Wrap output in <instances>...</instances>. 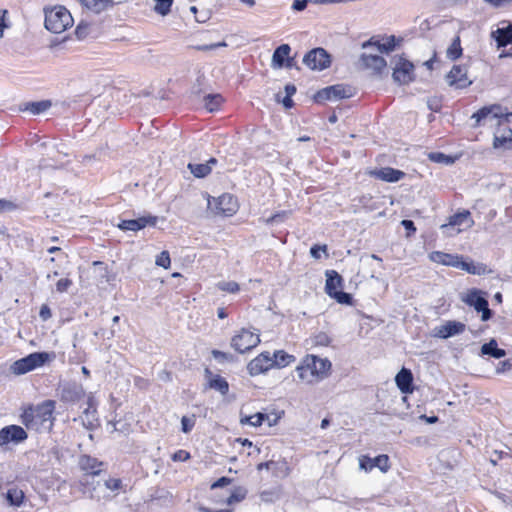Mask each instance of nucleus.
<instances>
[{
	"mask_svg": "<svg viewBox=\"0 0 512 512\" xmlns=\"http://www.w3.org/2000/svg\"><path fill=\"white\" fill-rule=\"evenodd\" d=\"M81 419L84 427L88 430H93L99 425L96 416V408L93 407L92 399H89L88 408L84 410Z\"/></svg>",
	"mask_w": 512,
	"mask_h": 512,
	"instance_id": "obj_27",
	"label": "nucleus"
},
{
	"mask_svg": "<svg viewBox=\"0 0 512 512\" xmlns=\"http://www.w3.org/2000/svg\"><path fill=\"white\" fill-rule=\"evenodd\" d=\"M246 490L239 487L228 498V503L239 502L245 498Z\"/></svg>",
	"mask_w": 512,
	"mask_h": 512,
	"instance_id": "obj_51",
	"label": "nucleus"
},
{
	"mask_svg": "<svg viewBox=\"0 0 512 512\" xmlns=\"http://www.w3.org/2000/svg\"><path fill=\"white\" fill-rule=\"evenodd\" d=\"M427 105H428V108L433 112L440 111V109L442 107L440 100L436 97L428 99Z\"/></svg>",
	"mask_w": 512,
	"mask_h": 512,
	"instance_id": "obj_60",
	"label": "nucleus"
},
{
	"mask_svg": "<svg viewBox=\"0 0 512 512\" xmlns=\"http://www.w3.org/2000/svg\"><path fill=\"white\" fill-rule=\"evenodd\" d=\"M157 220L158 218L152 215L142 216L137 219L122 220L118 224V228L124 231H139L147 226H155Z\"/></svg>",
	"mask_w": 512,
	"mask_h": 512,
	"instance_id": "obj_13",
	"label": "nucleus"
},
{
	"mask_svg": "<svg viewBox=\"0 0 512 512\" xmlns=\"http://www.w3.org/2000/svg\"><path fill=\"white\" fill-rule=\"evenodd\" d=\"M395 382L402 393L413 391V375L409 369L403 367L395 376Z\"/></svg>",
	"mask_w": 512,
	"mask_h": 512,
	"instance_id": "obj_19",
	"label": "nucleus"
},
{
	"mask_svg": "<svg viewBox=\"0 0 512 512\" xmlns=\"http://www.w3.org/2000/svg\"><path fill=\"white\" fill-rule=\"evenodd\" d=\"M28 438L27 432L18 425H8L0 430V447L10 443L19 444Z\"/></svg>",
	"mask_w": 512,
	"mask_h": 512,
	"instance_id": "obj_8",
	"label": "nucleus"
},
{
	"mask_svg": "<svg viewBox=\"0 0 512 512\" xmlns=\"http://www.w3.org/2000/svg\"><path fill=\"white\" fill-rule=\"evenodd\" d=\"M230 482H231L230 478L221 477L211 485V488L212 489L221 488V487L227 486Z\"/></svg>",
	"mask_w": 512,
	"mask_h": 512,
	"instance_id": "obj_63",
	"label": "nucleus"
},
{
	"mask_svg": "<svg viewBox=\"0 0 512 512\" xmlns=\"http://www.w3.org/2000/svg\"><path fill=\"white\" fill-rule=\"evenodd\" d=\"M431 260L446 266L457 267L460 256L435 251L430 256Z\"/></svg>",
	"mask_w": 512,
	"mask_h": 512,
	"instance_id": "obj_30",
	"label": "nucleus"
},
{
	"mask_svg": "<svg viewBox=\"0 0 512 512\" xmlns=\"http://www.w3.org/2000/svg\"><path fill=\"white\" fill-rule=\"evenodd\" d=\"M395 46H396V38L393 35L388 37L386 39V41L383 43H381L378 40H374L373 37L371 39H369L368 41H365L364 43H362L363 49H367L369 47H376V49L380 53H389L395 49Z\"/></svg>",
	"mask_w": 512,
	"mask_h": 512,
	"instance_id": "obj_22",
	"label": "nucleus"
},
{
	"mask_svg": "<svg viewBox=\"0 0 512 512\" xmlns=\"http://www.w3.org/2000/svg\"><path fill=\"white\" fill-rule=\"evenodd\" d=\"M55 401L46 400L35 407L36 419L41 424L49 422V428L53 425V412L55 410Z\"/></svg>",
	"mask_w": 512,
	"mask_h": 512,
	"instance_id": "obj_16",
	"label": "nucleus"
},
{
	"mask_svg": "<svg viewBox=\"0 0 512 512\" xmlns=\"http://www.w3.org/2000/svg\"><path fill=\"white\" fill-rule=\"evenodd\" d=\"M326 277L325 292L340 304L352 305V295L341 290L343 286L341 275L334 270H328Z\"/></svg>",
	"mask_w": 512,
	"mask_h": 512,
	"instance_id": "obj_2",
	"label": "nucleus"
},
{
	"mask_svg": "<svg viewBox=\"0 0 512 512\" xmlns=\"http://www.w3.org/2000/svg\"><path fill=\"white\" fill-rule=\"evenodd\" d=\"M188 168L190 172L197 178H204L211 172V166H209V163H189Z\"/></svg>",
	"mask_w": 512,
	"mask_h": 512,
	"instance_id": "obj_38",
	"label": "nucleus"
},
{
	"mask_svg": "<svg viewBox=\"0 0 512 512\" xmlns=\"http://www.w3.org/2000/svg\"><path fill=\"white\" fill-rule=\"evenodd\" d=\"M190 453L187 452L186 450H178L176 451L173 455H172V460L173 461H187L188 459H190Z\"/></svg>",
	"mask_w": 512,
	"mask_h": 512,
	"instance_id": "obj_58",
	"label": "nucleus"
},
{
	"mask_svg": "<svg viewBox=\"0 0 512 512\" xmlns=\"http://www.w3.org/2000/svg\"><path fill=\"white\" fill-rule=\"evenodd\" d=\"M462 301L473 307L477 312H481V320L488 321L492 318L493 312L489 308L488 300L483 296V292L478 289H471Z\"/></svg>",
	"mask_w": 512,
	"mask_h": 512,
	"instance_id": "obj_4",
	"label": "nucleus"
},
{
	"mask_svg": "<svg viewBox=\"0 0 512 512\" xmlns=\"http://www.w3.org/2000/svg\"><path fill=\"white\" fill-rule=\"evenodd\" d=\"M24 497V492L16 487L8 489L6 493V500L8 501V503L16 507L22 505Z\"/></svg>",
	"mask_w": 512,
	"mask_h": 512,
	"instance_id": "obj_35",
	"label": "nucleus"
},
{
	"mask_svg": "<svg viewBox=\"0 0 512 512\" xmlns=\"http://www.w3.org/2000/svg\"><path fill=\"white\" fill-rule=\"evenodd\" d=\"M212 355L215 359L222 361H231L233 359L231 354L219 350H212Z\"/></svg>",
	"mask_w": 512,
	"mask_h": 512,
	"instance_id": "obj_59",
	"label": "nucleus"
},
{
	"mask_svg": "<svg viewBox=\"0 0 512 512\" xmlns=\"http://www.w3.org/2000/svg\"><path fill=\"white\" fill-rule=\"evenodd\" d=\"M310 371H311L310 367L307 366V360L305 357L302 364L297 367V372H298L299 378L307 383L315 382L316 379L313 375H310Z\"/></svg>",
	"mask_w": 512,
	"mask_h": 512,
	"instance_id": "obj_41",
	"label": "nucleus"
},
{
	"mask_svg": "<svg viewBox=\"0 0 512 512\" xmlns=\"http://www.w3.org/2000/svg\"><path fill=\"white\" fill-rule=\"evenodd\" d=\"M359 65L362 69H370L375 74H381L387 62L382 56L363 53L359 58Z\"/></svg>",
	"mask_w": 512,
	"mask_h": 512,
	"instance_id": "obj_14",
	"label": "nucleus"
},
{
	"mask_svg": "<svg viewBox=\"0 0 512 512\" xmlns=\"http://www.w3.org/2000/svg\"><path fill=\"white\" fill-rule=\"evenodd\" d=\"M374 467H378L382 472H387L390 468L389 457L385 454L378 455L375 458L363 456L360 459V468L366 471L372 470Z\"/></svg>",
	"mask_w": 512,
	"mask_h": 512,
	"instance_id": "obj_17",
	"label": "nucleus"
},
{
	"mask_svg": "<svg viewBox=\"0 0 512 512\" xmlns=\"http://www.w3.org/2000/svg\"><path fill=\"white\" fill-rule=\"evenodd\" d=\"M71 285L72 281L69 278H62L56 283V290L63 293L66 292Z\"/></svg>",
	"mask_w": 512,
	"mask_h": 512,
	"instance_id": "obj_55",
	"label": "nucleus"
},
{
	"mask_svg": "<svg viewBox=\"0 0 512 512\" xmlns=\"http://www.w3.org/2000/svg\"><path fill=\"white\" fill-rule=\"evenodd\" d=\"M481 354L500 359L506 356V351L498 347L495 339H491L489 342L482 345Z\"/></svg>",
	"mask_w": 512,
	"mask_h": 512,
	"instance_id": "obj_29",
	"label": "nucleus"
},
{
	"mask_svg": "<svg viewBox=\"0 0 512 512\" xmlns=\"http://www.w3.org/2000/svg\"><path fill=\"white\" fill-rule=\"evenodd\" d=\"M80 467L83 471L91 475H98L101 472L102 462H99L96 458L88 455H84L80 458Z\"/></svg>",
	"mask_w": 512,
	"mask_h": 512,
	"instance_id": "obj_28",
	"label": "nucleus"
},
{
	"mask_svg": "<svg viewBox=\"0 0 512 512\" xmlns=\"http://www.w3.org/2000/svg\"><path fill=\"white\" fill-rule=\"evenodd\" d=\"M492 36L495 38L498 48L506 47L512 43V23L509 22L506 27L498 28L492 32Z\"/></svg>",
	"mask_w": 512,
	"mask_h": 512,
	"instance_id": "obj_26",
	"label": "nucleus"
},
{
	"mask_svg": "<svg viewBox=\"0 0 512 512\" xmlns=\"http://www.w3.org/2000/svg\"><path fill=\"white\" fill-rule=\"evenodd\" d=\"M7 14L8 11L6 9H0V38L3 37L5 28L9 27Z\"/></svg>",
	"mask_w": 512,
	"mask_h": 512,
	"instance_id": "obj_54",
	"label": "nucleus"
},
{
	"mask_svg": "<svg viewBox=\"0 0 512 512\" xmlns=\"http://www.w3.org/2000/svg\"><path fill=\"white\" fill-rule=\"evenodd\" d=\"M456 268H460L461 270H464L472 275H484L490 272L485 264L474 263L473 261H464L462 256H460Z\"/></svg>",
	"mask_w": 512,
	"mask_h": 512,
	"instance_id": "obj_23",
	"label": "nucleus"
},
{
	"mask_svg": "<svg viewBox=\"0 0 512 512\" xmlns=\"http://www.w3.org/2000/svg\"><path fill=\"white\" fill-rule=\"evenodd\" d=\"M270 368H273V359L270 352H262L247 365V370L252 376L264 373Z\"/></svg>",
	"mask_w": 512,
	"mask_h": 512,
	"instance_id": "obj_12",
	"label": "nucleus"
},
{
	"mask_svg": "<svg viewBox=\"0 0 512 512\" xmlns=\"http://www.w3.org/2000/svg\"><path fill=\"white\" fill-rule=\"evenodd\" d=\"M462 55V47H461V41L460 37L456 36L453 40L450 46L447 49V57L454 61L458 58H460Z\"/></svg>",
	"mask_w": 512,
	"mask_h": 512,
	"instance_id": "obj_39",
	"label": "nucleus"
},
{
	"mask_svg": "<svg viewBox=\"0 0 512 512\" xmlns=\"http://www.w3.org/2000/svg\"><path fill=\"white\" fill-rule=\"evenodd\" d=\"M91 31V25L87 22L81 21L75 30V34L78 39L86 38Z\"/></svg>",
	"mask_w": 512,
	"mask_h": 512,
	"instance_id": "obj_46",
	"label": "nucleus"
},
{
	"mask_svg": "<svg viewBox=\"0 0 512 512\" xmlns=\"http://www.w3.org/2000/svg\"><path fill=\"white\" fill-rule=\"evenodd\" d=\"M501 107L499 105H493L491 107H483L472 115L475 119V125L477 126L480 122L486 118L498 119L500 117Z\"/></svg>",
	"mask_w": 512,
	"mask_h": 512,
	"instance_id": "obj_25",
	"label": "nucleus"
},
{
	"mask_svg": "<svg viewBox=\"0 0 512 512\" xmlns=\"http://www.w3.org/2000/svg\"><path fill=\"white\" fill-rule=\"evenodd\" d=\"M470 217V212L468 210H463L462 212H458L449 217V221L447 224H443L441 229H446L449 226H459L462 225L467 219Z\"/></svg>",
	"mask_w": 512,
	"mask_h": 512,
	"instance_id": "obj_37",
	"label": "nucleus"
},
{
	"mask_svg": "<svg viewBox=\"0 0 512 512\" xmlns=\"http://www.w3.org/2000/svg\"><path fill=\"white\" fill-rule=\"evenodd\" d=\"M372 174L377 179H380V180H383L386 182H390V183L398 182L405 176V173L403 171L394 169L391 167H384V168L375 170Z\"/></svg>",
	"mask_w": 512,
	"mask_h": 512,
	"instance_id": "obj_21",
	"label": "nucleus"
},
{
	"mask_svg": "<svg viewBox=\"0 0 512 512\" xmlns=\"http://www.w3.org/2000/svg\"><path fill=\"white\" fill-rule=\"evenodd\" d=\"M291 52V47L288 44H281L278 46L272 55L271 66L274 69L284 68V62Z\"/></svg>",
	"mask_w": 512,
	"mask_h": 512,
	"instance_id": "obj_24",
	"label": "nucleus"
},
{
	"mask_svg": "<svg viewBox=\"0 0 512 512\" xmlns=\"http://www.w3.org/2000/svg\"><path fill=\"white\" fill-rule=\"evenodd\" d=\"M223 102L221 94H208L204 96V106L209 112L218 110Z\"/></svg>",
	"mask_w": 512,
	"mask_h": 512,
	"instance_id": "obj_36",
	"label": "nucleus"
},
{
	"mask_svg": "<svg viewBox=\"0 0 512 512\" xmlns=\"http://www.w3.org/2000/svg\"><path fill=\"white\" fill-rule=\"evenodd\" d=\"M307 366L310 367V375H313L316 379L322 380L330 374L331 362L327 358H320L315 355H307Z\"/></svg>",
	"mask_w": 512,
	"mask_h": 512,
	"instance_id": "obj_9",
	"label": "nucleus"
},
{
	"mask_svg": "<svg viewBox=\"0 0 512 512\" xmlns=\"http://www.w3.org/2000/svg\"><path fill=\"white\" fill-rule=\"evenodd\" d=\"M60 400L66 403H75L82 399L85 391L81 384L76 382H67L59 387Z\"/></svg>",
	"mask_w": 512,
	"mask_h": 512,
	"instance_id": "obj_11",
	"label": "nucleus"
},
{
	"mask_svg": "<svg viewBox=\"0 0 512 512\" xmlns=\"http://www.w3.org/2000/svg\"><path fill=\"white\" fill-rule=\"evenodd\" d=\"M156 5L154 11L162 16L170 13L173 0H154Z\"/></svg>",
	"mask_w": 512,
	"mask_h": 512,
	"instance_id": "obj_42",
	"label": "nucleus"
},
{
	"mask_svg": "<svg viewBox=\"0 0 512 512\" xmlns=\"http://www.w3.org/2000/svg\"><path fill=\"white\" fill-rule=\"evenodd\" d=\"M83 5L94 13H101L114 5L112 0H82Z\"/></svg>",
	"mask_w": 512,
	"mask_h": 512,
	"instance_id": "obj_32",
	"label": "nucleus"
},
{
	"mask_svg": "<svg viewBox=\"0 0 512 512\" xmlns=\"http://www.w3.org/2000/svg\"><path fill=\"white\" fill-rule=\"evenodd\" d=\"M195 425V416H183L181 418V430L184 433H189Z\"/></svg>",
	"mask_w": 512,
	"mask_h": 512,
	"instance_id": "obj_48",
	"label": "nucleus"
},
{
	"mask_svg": "<svg viewBox=\"0 0 512 512\" xmlns=\"http://www.w3.org/2000/svg\"><path fill=\"white\" fill-rule=\"evenodd\" d=\"M272 359L273 367L282 368L286 367L291 362H293L295 360V357L293 355L286 353L283 350H278L273 353Z\"/></svg>",
	"mask_w": 512,
	"mask_h": 512,
	"instance_id": "obj_33",
	"label": "nucleus"
},
{
	"mask_svg": "<svg viewBox=\"0 0 512 512\" xmlns=\"http://www.w3.org/2000/svg\"><path fill=\"white\" fill-rule=\"evenodd\" d=\"M330 338L326 333H319L314 337V343L319 346H328L330 344Z\"/></svg>",
	"mask_w": 512,
	"mask_h": 512,
	"instance_id": "obj_56",
	"label": "nucleus"
},
{
	"mask_svg": "<svg viewBox=\"0 0 512 512\" xmlns=\"http://www.w3.org/2000/svg\"><path fill=\"white\" fill-rule=\"evenodd\" d=\"M50 100H42L37 102H28L25 104L24 110L29 111L34 115L41 114L51 107Z\"/></svg>",
	"mask_w": 512,
	"mask_h": 512,
	"instance_id": "obj_34",
	"label": "nucleus"
},
{
	"mask_svg": "<svg viewBox=\"0 0 512 512\" xmlns=\"http://www.w3.org/2000/svg\"><path fill=\"white\" fill-rule=\"evenodd\" d=\"M205 377L208 380V387L219 391L222 395H226L229 391L228 382L220 375H215L209 368L204 371Z\"/></svg>",
	"mask_w": 512,
	"mask_h": 512,
	"instance_id": "obj_20",
	"label": "nucleus"
},
{
	"mask_svg": "<svg viewBox=\"0 0 512 512\" xmlns=\"http://www.w3.org/2000/svg\"><path fill=\"white\" fill-rule=\"evenodd\" d=\"M171 260L168 251H162L156 258V265L168 269L170 267Z\"/></svg>",
	"mask_w": 512,
	"mask_h": 512,
	"instance_id": "obj_49",
	"label": "nucleus"
},
{
	"mask_svg": "<svg viewBox=\"0 0 512 512\" xmlns=\"http://www.w3.org/2000/svg\"><path fill=\"white\" fill-rule=\"evenodd\" d=\"M105 486L107 489L117 491L122 488V481L120 479L110 478L105 481Z\"/></svg>",
	"mask_w": 512,
	"mask_h": 512,
	"instance_id": "obj_57",
	"label": "nucleus"
},
{
	"mask_svg": "<svg viewBox=\"0 0 512 512\" xmlns=\"http://www.w3.org/2000/svg\"><path fill=\"white\" fill-rule=\"evenodd\" d=\"M331 55L321 47L314 48L303 57V63L311 70L322 71L331 65Z\"/></svg>",
	"mask_w": 512,
	"mask_h": 512,
	"instance_id": "obj_5",
	"label": "nucleus"
},
{
	"mask_svg": "<svg viewBox=\"0 0 512 512\" xmlns=\"http://www.w3.org/2000/svg\"><path fill=\"white\" fill-rule=\"evenodd\" d=\"M401 225L407 231V235L410 236L412 233H415L416 227L412 220L404 219L401 221Z\"/></svg>",
	"mask_w": 512,
	"mask_h": 512,
	"instance_id": "obj_61",
	"label": "nucleus"
},
{
	"mask_svg": "<svg viewBox=\"0 0 512 512\" xmlns=\"http://www.w3.org/2000/svg\"><path fill=\"white\" fill-rule=\"evenodd\" d=\"M465 324L458 321H447L439 327L436 336L447 339L449 337L461 334L465 331Z\"/></svg>",
	"mask_w": 512,
	"mask_h": 512,
	"instance_id": "obj_18",
	"label": "nucleus"
},
{
	"mask_svg": "<svg viewBox=\"0 0 512 512\" xmlns=\"http://www.w3.org/2000/svg\"><path fill=\"white\" fill-rule=\"evenodd\" d=\"M494 148H506L509 149L512 146V138L509 136H498L495 135L493 141Z\"/></svg>",
	"mask_w": 512,
	"mask_h": 512,
	"instance_id": "obj_44",
	"label": "nucleus"
},
{
	"mask_svg": "<svg viewBox=\"0 0 512 512\" xmlns=\"http://www.w3.org/2000/svg\"><path fill=\"white\" fill-rule=\"evenodd\" d=\"M414 65L400 57L395 64V68L392 77L395 82L399 84H408L414 80Z\"/></svg>",
	"mask_w": 512,
	"mask_h": 512,
	"instance_id": "obj_10",
	"label": "nucleus"
},
{
	"mask_svg": "<svg viewBox=\"0 0 512 512\" xmlns=\"http://www.w3.org/2000/svg\"><path fill=\"white\" fill-rule=\"evenodd\" d=\"M268 418L267 414L258 412L251 416L241 417V424H249L251 426L257 427L262 425V423Z\"/></svg>",
	"mask_w": 512,
	"mask_h": 512,
	"instance_id": "obj_40",
	"label": "nucleus"
},
{
	"mask_svg": "<svg viewBox=\"0 0 512 512\" xmlns=\"http://www.w3.org/2000/svg\"><path fill=\"white\" fill-rule=\"evenodd\" d=\"M287 216V212L277 213L272 215L270 218L266 220L268 224L276 223L282 221Z\"/></svg>",
	"mask_w": 512,
	"mask_h": 512,
	"instance_id": "obj_64",
	"label": "nucleus"
},
{
	"mask_svg": "<svg viewBox=\"0 0 512 512\" xmlns=\"http://www.w3.org/2000/svg\"><path fill=\"white\" fill-rule=\"evenodd\" d=\"M93 266L99 269V276L102 279H105L106 282H110L112 280L113 277L109 275L108 268L104 262L94 261Z\"/></svg>",
	"mask_w": 512,
	"mask_h": 512,
	"instance_id": "obj_47",
	"label": "nucleus"
},
{
	"mask_svg": "<svg viewBox=\"0 0 512 512\" xmlns=\"http://www.w3.org/2000/svg\"><path fill=\"white\" fill-rule=\"evenodd\" d=\"M430 160L437 162V163H451L452 160L449 156L441 153V152H434L429 155Z\"/></svg>",
	"mask_w": 512,
	"mask_h": 512,
	"instance_id": "obj_53",
	"label": "nucleus"
},
{
	"mask_svg": "<svg viewBox=\"0 0 512 512\" xmlns=\"http://www.w3.org/2000/svg\"><path fill=\"white\" fill-rule=\"evenodd\" d=\"M467 73L466 65H454L446 76L448 85L456 89L469 87L473 81L468 78Z\"/></svg>",
	"mask_w": 512,
	"mask_h": 512,
	"instance_id": "obj_7",
	"label": "nucleus"
},
{
	"mask_svg": "<svg viewBox=\"0 0 512 512\" xmlns=\"http://www.w3.org/2000/svg\"><path fill=\"white\" fill-rule=\"evenodd\" d=\"M329 87L332 100L345 99L353 96V89L351 86L344 84H336Z\"/></svg>",
	"mask_w": 512,
	"mask_h": 512,
	"instance_id": "obj_31",
	"label": "nucleus"
},
{
	"mask_svg": "<svg viewBox=\"0 0 512 512\" xmlns=\"http://www.w3.org/2000/svg\"><path fill=\"white\" fill-rule=\"evenodd\" d=\"M314 100L317 103H323L326 100H332L331 92H330V87L328 86L326 88H323V89L319 90L314 95Z\"/></svg>",
	"mask_w": 512,
	"mask_h": 512,
	"instance_id": "obj_50",
	"label": "nucleus"
},
{
	"mask_svg": "<svg viewBox=\"0 0 512 512\" xmlns=\"http://www.w3.org/2000/svg\"><path fill=\"white\" fill-rule=\"evenodd\" d=\"M311 0H295L292 4V8L295 11H303Z\"/></svg>",
	"mask_w": 512,
	"mask_h": 512,
	"instance_id": "obj_62",
	"label": "nucleus"
},
{
	"mask_svg": "<svg viewBox=\"0 0 512 512\" xmlns=\"http://www.w3.org/2000/svg\"><path fill=\"white\" fill-rule=\"evenodd\" d=\"M35 421L37 422L35 408L30 407V408L26 409L24 411V413L22 414V422H23V424L27 428H30V427L33 426V422H35Z\"/></svg>",
	"mask_w": 512,
	"mask_h": 512,
	"instance_id": "obj_43",
	"label": "nucleus"
},
{
	"mask_svg": "<svg viewBox=\"0 0 512 512\" xmlns=\"http://www.w3.org/2000/svg\"><path fill=\"white\" fill-rule=\"evenodd\" d=\"M227 43L225 41H221L218 43H212V44H204V45H197L194 48L198 51H210L214 50L220 47H226Z\"/></svg>",
	"mask_w": 512,
	"mask_h": 512,
	"instance_id": "obj_52",
	"label": "nucleus"
},
{
	"mask_svg": "<svg viewBox=\"0 0 512 512\" xmlns=\"http://www.w3.org/2000/svg\"><path fill=\"white\" fill-rule=\"evenodd\" d=\"M50 358L51 355L47 352H34L15 361L11 365L10 370L15 375H23L40 366H43L47 361L50 360Z\"/></svg>",
	"mask_w": 512,
	"mask_h": 512,
	"instance_id": "obj_3",
	"label": "nucleus"
},
{
	"mask_svg": "<svg viewBox=\"0 0 512 512\" xmlns=\"http://www.w3.org/2000/svg\"><path fill=\"white\" fill-rule=\"evenodd\" d=\"M73 23L70 12L63 6H56L45 12V28L52 33L64 32Z\"/></svg>",
	"mask_w": 512,
	"mask_h": 512,
	"instance_id": "obj_1",
	"label": "nucleus"
},
{
	"mask_svg": "<svg viewBox=\"0 0 512 512\" xmlns=\"http://www.w3.org/2000/svg\"><path fill=\"white\" fill-rule=\"evenodd\" d=\"M260 343L258 334H254L247 329H242L239 334L231 340V346L239 353H245Z\"/></svg>",
	"mask_w": 512,
	"mask_h": 512,
	"instance_id": "obj_6",
	"label": "nucleus"
},
{
	"mask_svg": "<svg viewBox=\"0 0 512 512\" xmlns=\"http://www.w3.org/2000/svg\"><path fill=\"white\" fill-rule=\"evenodd\" d=\"M217 286L221 291L228 293H236L240 290L239 284L235 281H222Z\"/></svg>",
	"mask_w": 512,
	"mask_h": 512,
	"instance_id": "obj_45",
	"label": "nucleus"
},
{
	"mask_svg": "<svg viewBox=\"0 0 512 512\" xmlns=\"http://www.w3.org/2000/svg\"><path fill=\"white\" fill-rule=\"evenodd\" d=\"M215 208L217 214L232 216L238 209L237 199L231 194H223L217 198Z\"/></svg>",
	"mask_w": 512,
	"mask_h": 512,
	"instance_id": "obj_15",
	"label": "nucleus"
}]
</instances>
